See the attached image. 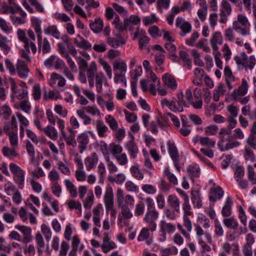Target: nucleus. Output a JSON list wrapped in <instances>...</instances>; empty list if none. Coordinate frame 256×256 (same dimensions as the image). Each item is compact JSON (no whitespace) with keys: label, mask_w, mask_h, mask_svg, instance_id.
I'll return each instance as SVG.
<instances>
[{"label":"nucleus","mask_w":256,"mask_h":256,"mask_svg":"<svg viewBox=\"0 0 256 256\" xmlns=\"http://www.w3.org/2000/svg\"><path fill=\"white\" fill-rule=\"evenodd\" d=\"M185 98L189 106L192 105L195 109H200L202 106V100L201 90L196 88L194 90V97L192 94L191 88H188L186 90Z\"/></svg>","instance_id":"nucleus-1"},{"label":"nucleus","mask_w":256,"mask_h":256,"mask_svg":"<svg viewBox=\"0 0 256 256\" xmlns=\"http://www.w3.org/2000/svg\"><path fill=\"white\" fill-rule=\"evenodd\" d=\"M250 26L248 18L242 14H238L237 20L234 21L232 24L233 28L242 36L250 34Z\"/></svg>","instance_id":"nucleus-2"},{"label":"nucleus","mask_w":256,"mask_h":256,"mask_svg":"<svg viewBox=\"0 0 256 256\" xmlns=\"http://www.w3.org/2000/svg\"><path fill=\"white\" fill-rule=\"evenodd\" d=\"M104 200L106 213L110 212L111 218L113 220H114L116 216V211L114 208V192L111 186H108L106 188L104 197Z\"/></svg>","instance_id":"nucleus-3"},{"label":"nucleus","mask_w":256,"mask_h":256,"mask_svg":"<svg viewBox=\"0 0 256 256\" xmlns=\"http://www.w3.org/2000/svg\"><path fill=\"white\" fill-rule=\"evenodd\" d=\"M10 171L13 174V179L18 187L22 189L24 187L25 172L19 166L14 163H10L9 166Z\"/></svg>","instance_id":"nucleus-4"},{"label":"nucleus","mask_w":256,"mask_h":256,"mask_svg":"<svg viewBox=\"0 0 256 256\" xmlns=\"http://www.w3.org/2000/svg\"><path fill=\"white\" fill-rule=\"evenodd\" d=\"M234 60L238 65L242 66L246 70H252L256 64L255 56H250L248 58V56L244 52L241 53L240 56H234Z\"/></svg>","instance_id":"nucleus-5"},{"label":"nucleus","mask_w":256,"mask_h":256,"mask_svg":"<svg viewBox=\"0 0 256 256\" xmlns=\"http://www.w3.org/2000/svg\"><path fill=\"white\" fill-rule=\"evenodd\" d=\"M220 140L218 146L222 151L228 150L238 146L240 143L234 140V136L231 134L222 135L220 136Z\"/></svg>","instance_id":"nucleus-6"},{"label":"nucleus","mask_w":256,"mask_h":256,"mask_svg":"<svg viewBox=\"0 0 256 256\" xmlns=\"http://www.w3.org/2000/svg\"><path fill=\"white\" fill-rule=\"evenodd\" d=\"M16 33L19 40L24 44V48L28 52L30 48L32 52L35 54L37 51L36 45L33 42H30L26 36V30L18 28Z\"/></svg>","instance_id":"nucleus-7"},{"label":"nucleus","mask_w":256,"mask_h":256,"mask_svg":"<svg viewBox=\"0 0 256 256\" xmlns=\"http://www.w3.org/2000/svg\"><path fill=\"white\" fill-rule=\"evenodd\" d=\"M16 6V9L10 15V18L14 25L18 26L26 23V14L19 6Z\"/></svg>","instance_id":"nucleus-8"},{"label":"nucleus","mask_w":256,"mask_h":256,"mask_svg":"<svg viewBox=\"0 0 256 256\" xmlns=\"http://www.w3.org/2000/svg\"><path fill=\"white\" fill-rule=\"evenodd\" d=\"M158 216L159 214L156 210H148L144 216V220L148 224L150 230L152 232H154L156 229V221Z\"/></svg>","instance_id":"nucleus-9"},{"label":"nucleus","mask_w":256,"mask_h":256,"mask_svg":"<svg viewBox=\"0 0 256 256\" xmlns=\"http://www.w3.org/2000/svg\"><path fill=\"white\" fill-rule=\"evenodd\" d=\"M160 232L159 240L160 242H164L166 238V233H173L176 230V226L172 224L168 223L164 220H162L160 224Z\"/></svg>","instance_id":"nucleus-10"},{"label":"nucleus","mask_w":256,"mask_h":256,"mask_svg":"<svg viewBox=\"0 0 256 256\" xmlns=\"http://www.w3.org/2000/svg\"><path fill=\"white\" fill-rule=\"evenodd\" d=\"M15 228L20 231L22 234V242L28 244L32 240V230L30 227L24 225L18 224L15 226Z\"/></svg>","instance_id":"nucleus-11"},{"label":"nucleus","mask_w":256,"mask_h":256,"mask_svg":"<svg viewBox=\"0 0 256 256\" xmlns=\"http://www.w3.org/2000/svg\"><path fill=\"white\" fill-rule=\"evenodd\" d=\"M176 26L181 30L182 32L180 33V36H184L186 34L190 33L192 30L191 24L188 22L185 21L182 17L177 18Z\"/></svg>","instance_id":"nucleus-12"},{"label":"nucleus","mask_w":256,"mask_h":256,"mask_svg":"<svg viewBox=\"0 0 256 256\" xmlns=\"http://www.w3.org/2000/svg\"><path fill=\"white\" fill-rule=\"evenodd\" d=\"M78 65L80 69L79 80L82 83L85 84L87 82L86 71L88 68V63L84 58H80L78 62Z\"/></svg>","instance_id":"nucleus-13"},{"label":"nucleus","mask_w":256,"mask_h":256,"mask_svg":"<svg viewBox=\"0 0 256 256\" xmlns=\"http://www.w3.org/2000/svg\"><path fill=\"white\" fill-rule=\"evenodd\" d=\"M27 62L24 60L18 59L16 64V70L19 76L21 78H26L30 71Z\"/></svg>","instance_id":"nucleus-14"},{"label":"nucleus","mask_w":256,"mask_h":256,"mask_svg":"<svg viewBox=\"0 0 256 256\" xmlns=\"http://www.w3.org/2000/svg\"><path fill=\"white\" fill-rule=\"evenodd\" d=\"M248 84L245 80H242V84L238 89L234 90L232 94L234 100H238L240 96H244L248 92Z\"/></svg>","instance_id":"nucleus-15"},{"label":"nucleus","mask_w":256,"mask_h":256,"mask_svg":"<svg viewBox=\"0 0 256 256\" xmlns=\"http://www.w3.org/2000/svg\"><path fill=\"white\" fill-rule=\"evenodd\" d=\"M49 84L52 87H63L66 85L64 78L60 75L52 73L50 80Z\"/></svg>","instance_id":"nucleus-16"},{"label":"nucleus","mask_w":256,"mask_h":256,"mask_svg":"<svg viewBox=\"0 0 256 256\" xmlns=\"http://www.w3.org/2000/svg\"><path fill=\"white\" fill-rule=\"evenodd\" d=\"M98 158L96 152H92L84 160V164L86 170L89 171L94 168L98 164Z\"/></svg>","instance_id":"nucleus-17"},{"label":"nucleus","mask_w":256,"mask_h":256,"mask_svg":"<svg viewBox=\"0 0 256 256\" xmlns=\"http://www.w3.org/2000/svg\"><path fill=\"white\" fill-rule=\"evenodd\" d=\"M96 70V66L94 62H92L86 70V76L88 77V80L90 88H93L94 85V78L96 77L95 72Z\"/></svg>","instance_id":"nucleus-18"},{"label":"nucleus","mask_w":256,"mask_h":256,"mask_svg":"<svg viewBox=\"0 0 256 256\" xmlns=\"http://www.w3.org/2000/svg\"><path fill=\"white\" fill-rule=\"evenodd\" d=\"M223 42V38L220 32H216L213 34L210 40V44L214 51H218V45H221Z\"/></svg>","instance_id":"nucleus-19"},{"label":"nucleus","mask_w":256,"mask_h":256,"mask_svg":"<svg viewBox=\"0 0 256 256\" xmlns=\"http://www.w3.org/2000/svg\"><path fill=\"white\" fill-rule=\"evenodd\" d=\"M224 194V191L220 186L210 189L209 199L210 202H216L220 200Z\"/></svg>","instance_id":"nucleus-20"},{"label":"nucleus","mask_w":256,"mask_h":256,"mask_svg":"<svg viewBox=\"0 0 256 256\" xmlns=\"http://www.w3.org/2000/svg\"><path fill=\"white\" fill-rule=\"evenodd\" d=\"M107 43L112 47L117 48L120 46L126 44L124 38L120 34H117L116 38L108 37L107 38Z\"/></svg>","instance_id":"nucleus-21"},{"label":"nucleus","mask_w":256,"mask_h":256,"mask_svg":"<svg viewBox=\"0 0 256 256\" xmlns=\"http://www.w3.org/2000/svg\"><path fill=\"white\" fill-rule=\"evenodd\" d=\"M167 202L168 206L171 208L174 209L176 212H180V201L176 194L169 195L168 197Z\"/></svg>","instance_id":"nucleus-22"},{"label":"nucleus","mask_w":256,"mask_h":256,"mask_svg":"<svg viewBox=\"0 0 256 256\" xmlns=\"http://www.w3.org/2000/svg\"><path fill=\"white\" fill-rule=\"evenodd\" d=\"M38 52H40L41 50L44 54H47L50 52L51 47L50 43L46 38H42V36H38Z\"/></svg>","instance_id":"nucleus-23"},{"label":"nucleus","mask_w":256,"mask_h":256,"mask_svg":"<svg viewBox=\"0 0 256 256\" xmlns=\"http://www.w3.org/2000/svg\"><path fill=\"white\" fill-rule=\"evenodd\" d=\"M76 139L78 144V148L80 149V152L82 153L87 148V145L89 142V137L86 133L83 132L79 134Z\"/></svg>","instance_id":"nucleus-24"},{"label":"nucleus","mask_w":256,"mask_h":256,"mask_svg":"<svg viewBox=\"0 0 256 256\" xmlns=\"http://www.w3.org/2000/svg\"><path fill=\"white\" fill-rule=\"evenodd\" d=\"M195 231L198 241L202 240V236H204L208 243L211 244L212 242V236L210 233L207 232H204L202 227L199 225L196 226Z\"/></svg>","instance_id":"nucleus-25"},{"label":"nucleus","mask_w":256,"mask_h":256,"mask_svg":"<svg viewBox=\"0 0 256 256\" xmlns=\"http://www.w3.org/2000/svg\"><path fill=\"white\" fill-rule=\"evenodd\" d=\"M162 80L164 84L172 90L177 88V83L175 78L170 74L166 73L163 74Z\"/></svg>","instance_id":"nucleus-26"},{"label":"nucleus","mask_w":256,"mask_h":256,"mask_svg":"<svg viewBox=\"0 0 256 256\" xmlns=\"http://www.w3.org/2000/svg\"><path fill=\"white\" fill-rule=\"evenodd\" d=\"M122 208V216H118V224H120V227H123L124 225H122V218L124 219H128L131 218L132 216V214L130 210V209L128 208V206L126 204H122L121 206H120Z\"/></svg>","instance_id":"nucleus-27"},{"label":"nucleus","mask_w":256,"mask_h":256,"mask_svg":"<svg viewBox=\"0 0 256 256\" xmlns=\"http://www.w3.org/2000/svg\"><path fill=\"white\" fill-rule=\"evenodd\" d=\"M96 129L100 137L102 138L106 136V133L108 130V127L102 120H98L94 122Z\"/></svg>","instance_id":"nucleus-28"},{"label":"nucleus","mask_w":256,"mask_h":256,"mask_svg":"<svg viewBox=\"0 0 256 256\" xmlns=\"http://www.w3.org/2000/svg\"><path fill=\"white\" fill-rule=\"evenodd\" d=\"M74 42L78 48L86 50H90L92 48V44L90 43L80 34L78 35L77 38H74Z\"/></svg>","instance_id":"nucleus-29"},{"label":"nucleus","mask_w":256,"mask_h":256,"mask_svg":"<svg viewBox=\"0 0 256 256\" xmlns=\"http://www.w3.org/2000/svg\"><path fill=\"white\" fill-rule=\"evenodd\" d=\"M232 205L233 201L232 198L228 196L222 210V214L223 216L227 217L231 215Z\"/></svg>","instance_id":"nucleus-30"},{"label":"nucleus","mask_w":256,"mask_h":256,"mask_svg":"<svg viewBox=\"0 0 256 256\" xmlns=\"http://www.w3.org/2000/svg\"><path fill=\"white\" fill-rule=\"evenodd\" d=\"M126 148L131 158H136L138 152V149L134 140H131L128 141L126 144Z\"/></svg>","instance_id":"nucleus-31"},{"label":"nucleus","mask_w":256,"mask_h":256,"mask_svg":"<svg viewBox=\"0 0 256 256\" xmlns=\"http://www.w3.org/2000/svg\"><path fill=\"white\" fill-rule=\"evenodd\" d=\"M187 172L190 178L194 181V178L199 177L200 168L197 164H193L188 167Z\"/></svg>","instance_id":"nucleus-32"},{"label":"nucleus","mask_w":256,"mask_h":256,"mask_svg":"<svg viewBox=\"0 0 256 256\" xmlns=\"http://www.w3.org/2000/svg\"><path fill=\"white\" fill-rule=\"evenodd\" d=\"M35 240L38 253L39 255H41L43 252L42 248L45 246V242L42 234L40 232H36L35 236Z\"/></svg>","instance_id":"nucleus-33"},{"label":"nucleus","mask_w":256,"mask_h":256,"mask_svg":"<svg viewBox=\"0 0 256 256\" xmlns=\"http://www.w3.org/2000/svg\"><path fill=\"white\" fill-rule=\"evenodd\" d=\"M17 150L18 148L15 147L10 148L8 146H4L2 148V153L4 156L9 158H12L18 156Z\"/></svg>","instance_id":"nucleus-34"},{"label":"nucleus","mask_w":256,"mask_h":256,"mask_svg":"<svg viewBox=\"0 0 256 256\" xmlns=\"http://www.w3.org/2000/svg\"><path fill=\"white\" fill-rule=\"evenodd\" d=\"M191 200L194 208H200L202 207V201L200 198V192L196 190H192Z\"/></svg>","instance_id":"nucleus-35"},{"label":"nucleus","mask_w":256,"mask_h":256,"mask_svg":"<svg viewBox=\"0 0 256 256\" xmlns=\"http://www.w3.org/2000/svg\"><path fill=\"white\" fill-rule=\"evenodd\" d=\"M30 22L36 34L37 38L42 36V31L40 27L42 20L36 17L32 16L30 18Z\"/></svg>","instance_id":"nucleus-36"},{"label":"nucleus","mask_w":256,"mask_h":256,"mask_svg":"<svg viewBox=\"0 0 256 256\" xmlns=\"http://www.w3.org/2000/svg\"><path fill=\"white\" fill-rule=\"evenodd\" d=\"M90 26L94 33H99L103 28V21L100 18H96L94 22L90 24Z\"/></svg>","instance_id":"nucleus-37"},{"label":"nucleus","mask_w":256,"mask_h":256,"mask_svg":"<svg viewBox=\"0 0 256 256\" xmlns=\"http://www.w3.org/2000/svg\"><path fill=\"white\" fill-rule=\"evenodd\" d=\"M44 31L46 35H51L56 39L60 38V32L56 26L53 25L44 28Z\"/></svg>","instance_id":"nucleus-38"},{"label":"nucleus","mask_w":256,"mask_h":256,"mask_svg":"<svg viewBox=\"0 0 256 256\" xmlns=\"http://www.w3.org/2000/svg\"><path fill=\"white\" fill-rule=\"evenodd\" d=\"M113 24L114 25L115 28L119 30H124L128 28L130 29L128 21L124 19L123 22H120L118 16L115 17Z\"/></svg>","instance_id":"nucleus-39"},{"label":"nucleus","mask_w":256,"mask_h":256,"mask_svg":"<svg viewBox=\"0 0 256 256\" xmlns=\"http://www.w3.org/2000/svg\"><path fill=\"white\" fill-rule=\"evenodd\" d=\"M86 110H84V107H82L76 110L78 116L83 120L84 124L85 125H88L92 122V118L86 114Z\"/></svg>","instance_id":"nucleus-40"},{"label":"nucleus","mask_w":256,"mask_h":256,"mask_svg":"<svg viewBox=\"0 0 256 256\" xmlns=\"http://www.w3.org/2000/svg\"><path fill=\"white\" fill-rule=\"evenodd\" d=\"M64 184L70 196L76 198L78 196L76 188L72 182L69 179H66L64 181Z\"/></svg>","instance_id":"nucleus-41"},{"label":"nucleus","mask_w":256,"mask_h":256,"mask_svg":"<svg viewBox=\"0 0 256 256\" xmlns=\"http://www.w3.org/2000/svg\"><path fill=\"white\" fill-rule=\"evenodd\" d=\"M43 132L46 135L52 140H56L58 138L57 130L53 126H48L43 129Z\"/></svg>","instance_id":"nucleus-42"},{"label":"nucleus","mask_w":256,"mask_h":256,"mask_svg":"<svg viewBox=\"0 0 256 256\" xmlns=\"http://www.w3.org/2000/svg\"><path fill=\"white\" fill-rule=\"evenodd\" d=\"M96 86L98 92L100 93L102 91V83L106 80L104 74L102 72L97 74L95 77Z\"/></svg>","instance_id":"nucleus-43"},{"label":"nucleus","mask_w":256,"mask_h":256,"mask_svg":"<svg viewBox=\"0 0 256 256\" xmlns=\"http://www.w3.org/2000/svg\"><path fill=\"white\" fill-rule=\"evenodd\" d=\"M167 145L168 151L172 159L173 160L179 158L178 152L174 144L169 141L168 142Z\"/></svg>","instance_id":"nucleus-44"},{"label":"nucleus","mask_w":256,"mask_h":256,"mask_svg":"<svg viewBox=\"0 0 256 256\" xmlns=\"http://www.w3.org/2000/svg\"><path fill=\"white\" fill-rule=\"evenodd\" d=\"M243 154L246 160L252 162L256 161V158L254 152L250 146H246Z\"/></svg>","instance_id":"nucleus-45"},{"label":"nucleus","mask_w":256,"mask_h":256,"mask_svg":"<svg viewBox=\"0 0 256 256\" xmlns=\"http://www.w3.org/2000/svg\"><path fill=\"white\" fill-rule=\"evenodd\" d=\"M130 172L132 176L138 180H141L144 178V174L139 169L138 164H135L130 168Z\"/></svg>","instance_id":"nucleus-46"},{"label":"nucleus","mask_w":256,"mask_h":256,"mask_svg":"<svg viewBox=\"0 0 256 256\" xmlns=\"http://www.w3.org/2000/svg\"><path fill=\"white\" fill-rule=\"evenodd\" d=\"M220 13L223 15L229 16L232 12L230 4L226 0H222L220 6Z\"/></svg>","instance_id":"nucleus-47"},{"label":"nucleus","mask_w":256,"mask_h":256,"mask_svg":"<svg viewBox=\"0 0 256 256\" xmlns=\"http://www.w3.org/2000/svg\"><path fill=\"white\" fill-rule=\"evenodd\" d=\"M223 222L228 228L232 229H236L238 226V222L233 217L224 218Z\"/></svg>","instance_id":"nucleus-48"},{"label":"nucleus","mask_w":256,"mask_h":256,"mask_svg":"<svg viewBox=\"0 0 256 256\" xmlns=\"http://www.w3.org/2000/svg\"><path fill=\"white\" fill-rule=\"evenodd\" d=\"M106 122L108 124L110 128L113 130H118V125L115 118L111 115H108L105 117Z\"/></svg>","instance_id":"nucleus-49"},{"label":"nucleus","mask_w":256,"mask_h":256,"mask_svg":"<svg viewBox=\"0 0 256 256\" xmlns=\"http://www.w3.org/2000/svg\"><path fill=\"white\" fill-rule=\"evenodd\" d=\"M32 96L35 100H38L42 96V90L40 84H35L32 88Z\"/></svg>","instance_id":"nucleus-50"},{"label":"nucleus","mask_w":256,"mask_h":256,"mask_svg":"<svg viewBox=\"0 0 256 256\" xmlns=\"http://www.w3.org/2000/svg\"><path fill=\"white\" fill-rule=\"evenodd\" d=\"M41 231L46 240L50 241L52 236V232L50 228L45 224H43L41 226Z\"/></svg>","instance_id":"nucleus-51"},{"label":"nucleus","mask_w":256,"mask_h":256,"mask_svg":"<svg viewBox=\"0 0 256 256\" xmlns=\"http://www.w3.org/2000/svg\"><path fill=\"white\" fill-rule=\"evenodd\" d=\"M109 148L114 157L120 154L122 151V148L120 144H116L114 142L110 144L109 146Z\"/></svg>","instance_id":"nucleus-52"},{"label":"nucleus","mask_w":256,"mask_h":256,"mask_svg":"<svg viewBox=\"0 0 256 256\" xmlns=\"http://www.w3.org/2000/svg\"><path fill=\"white\" fill-rule=\"evenodd\" d=\"M86 112L90 114L92 116H100L101 112L100 110L94 105L84 106Z\"/></svg>","instance_id":"nucleus-53"},{"label":"nucleus","mask_w":256,"mask_h":256,"mask_svg":"<svg viewBox=\"0 0 256 256\" xmlns=\"http://www.w3.org/2000/svg\"><path fill=\"white\" fill-rule=\"evenodd\" d=\"M0 47L5 54H8L10 50V47L7 44L6 38L1 34H0Z\"/></svg>","instance_id":"nucleus-54"},{"label":"nucleus","mask_w":256,"mask_h":256,"mask_svg":"<svg viewBox=\"0 0 256 256\" xmlns=\"http://www.w3.org/2000/svg\"><path fill=\"white\" fill-rule=\"evenodd\" d=\"M170 110L174 112H182L184 110L183 106L176 100H173L171 101V106Z\"/></svg>","instance_id":"nucleus-55"},{"label":"nucleus","mask_w":256,"mask_h":256,"mask_svg":"<svg viewBox=\"0 0 256 256\" xmlns=\"http://www.w3.org/2000/svg\"><path fill=\"white\" fill-rule=\"evenodd\" d=\"M192 55L194 58V63L196 66H203L204 63L200 59V54L196 50L194 49L192 50Z\"/></svg>","instance_id":"nucleus-56"},{"label":"nucleus","mask_w":256,"mask_h":256,"mask_svg":"<svg viewBox=\"0 0 256 256\" xmlns=\"http://www.w3.org/2000/svg\"><path fill=\"white\" fill-rule=\"evenodd\" d=\"M16 7L8 6L6 2H1L0 4V12L4 14H11L14 10Z\"/></svg>","instance_id":"nucleus-57"},{"label":"nucleus","mask_w":256,"mask_h":256,"mask_svg":"<svg viewBox=\"0 0 256 256\" xmlns=\"http://www.w3.org/2000/svg\"><path fill=\"white\" fill-rule=\"evenodd\" d=\"M62 137L65 140L66 144L69 146H76V142L75 140V136L69 135L67 136L66 132L62 134Z\"/></svg>","instance_id":"nucleus-58"},{"label":"nucleus","mask_w":256,"mask_h":256,"mask_svg":"<svg viewBox=\"0 0 256 256\" xmlns=\"http://www.w3.org/2000/svg\"><path fill=\"white\" fill-rule=\"evenodd\" d=\"M164 174L167 177L170 183L174 185L178 184V182L176 178L170 172V169L168 168L165 169Z\"/></svg>","instance_id":"nucleus-59"},{"label":"nucleus","mask_w":256,"mask_h":256,"mask_svg":"<svg viewBox=\"0 0 256 256\" xmlns=\"http://www.w3.org/2000/svg\"><path fill=\"white\" fill-rule=\"evenodd\" d=\"M116 243L112 241L108 242L106 244H102L101 246V248L102 252L106 254L110 250H113L116 248Z\"/></svg>","instance_id":"nucleus-60"},{"label":"nucleus","mask_w":256,"mask_h":256,"mask_svg":"<svg viewBox=\"0 0 256 256\" xmlns=\"http://www.w3.org/2000/svg\"><path fill=\"white\" fill-rule=\"evenodd\" d=\"M9 140L12 147L18 148V136L16 132H9L8 134Z\"/></svg>","instance_id":"nucleus-61"},{"label":"nucleus","mask_w":256,"mask_h":256,"mask_svg":"<svg viewBox=\"0 0 256 256\" xmlns=\"http://www.w3.org/2000/svg\"><path fill=\"white\" fill-rule=\"evenodd\" d=\"M25 143L26 145V151L30 156L32 158V160H34L35 158V151L34 146L31 142L28 140H26L25 141Z\"/></svg>","instance_id":"nucleus-62"},{"label":"nucleus","mask_w":256,"mask_h":256,"mask_svg":"<svg viewBox=\"0 0 256 256\" xmlns=\"http://www.w3.org/2000/svg\"><path fill=\"white\" fill-rule=\"evenodd\" d=\"M20 108L25 112L29 114L31 110V105L28 100H22L18 105Z\"/></svg>","instance_id":"nucleus-63"},{"label":"nucleus","mask_w":256,"mask_h":256,"mask_svg":"<svg viewBox=\"0 0 256 256\" xmlns=\"http://www.w3.org/2000/svg\"><path fill=\"white\" fill-rule=\"evenodd\" d=\"M51 189L53 194L57 197H60L62 190L61 186L58 182L51 183Z\"/></svg>","instance_id":"nucleus-64"}]
</instances>
